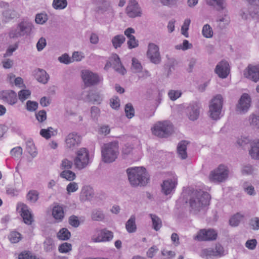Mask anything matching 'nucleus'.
<instances>
[{
	"instance_id": "nucleus-53",
	"label": "nucleus",
	"mask_w": 259,
	"mask_h": 259,
	"mask_svg": "<svg viewBox=\"0 0 259 259\" xmlns=\"http://www.w3.org/2000/svg\"><path fill=\"white\" fill-rule=\"evenodd\" d=\"M73 166V162L71 160H69L68 159L65 158L62 160L60 168L62 169L68 170L72 168Z\"/></svg>"
},
{
	"instance_id": "nucleus-6",
	"label": "nucleus",
	"mask_w": 259,
	"mask_h": 259,
	"mask_svg": "<svg viewBox=\"0 0 259 259\" xmlns=\"http://www.w3.org/2000/svg\"><path fill=\"white\" fill-rule=\"evenodd\" d=\"M223 104V98L221 95L218 94L210 101L209 113L210 117L215 120L220 118Z\"/></svg>"
},
{
	"instance_id": "nucleus-22",
	"label": "nucleus",
	"mask_w": 259,
	"mask_h": 259,
	"mask_svg": "<svg viewBox=\"0 0 259 259\" xmlns=\"http://www.w3.org/2000/svg\"><path fill=\"white\" fill-rule=\"evenodd\" d=\"M1 98L11 105H14L17 102V94L13 90L3 91L1 93Z\"/></svg>"
},
{
	"instance_id": "nucleus-61",
	"label": "nucleus",
	"mask_w": 259,
	"mask_h": 259,
	"mask_svg": "<svg viewBox=\"0 0 259 259\" xmlns=\"http://www.w3.org/2000/svg\"><path fill=\"white\" fill-rule=\"evenodd\" d=\"M11 154L15 158H19L22 154V149L21 147L14 148L11 150Z\"/></svg>"
},
{
	"instance_id": "nucleus-38",
	"label": "nucleus",
	"mask_w": 259,
	"mask_h": 259,
	"mask_svg": "<svg viewBox=\"0 0 259 259\" xmlns=\"http://www.w3.org/2000/svg\"><path fill=\"white\" fill-rule=\"evenodd\" d=\"M60 176L69 181H72L76 178L75 174L70 169L63 170Z\"/></svg>"
},
{
	"instance_id": "nucleus-23",
	"label": "nucleus",
	"mask_w": 259,
	"mask_h": 259,
	"mask_svg": "<svg viewBox=\"0 0 259 259\" xmlns=\"http://www.w3.org/2000/svg\"><path fill=\"white\" fill-rule=\"evenodd\" d=\"M94 196V192L92 187L89 186H84L82 187L80 195V200L81 202L91 201Z\"/></svg>"
},
{
	"instance_id": "nucleus-35",
	"label": "nucleus",
	"mask_w": 259,
	"mask_h": 259,
	"mask_svg": "<svg viewBox=\"0 0 259 259\" xmlns=\"http://www.w3.org/2000/svg\"><path fill=\"white\" fill-rule=\"evenodd\" d=\"M74 164L77 169L80 170L85 168L89 164V162L86 158L83 159L76 156L74 159Z\"/></svg>"
},
{
	"instance_id": "nucleus-37",
	"label": "nucleus",
	"mask_w": 259,
	"mask_h": 259,
	"mask_svg": "<svg viewBox=\"0 0 259 259\" xmlns=\"http://www.w3.org/2000/svg\"><path fill=\"white\" fill-rule=\"evenodd\" d=\"M57 236L60 240H67L70 238L71 233L67 229L63 228L58 232Z\"/></svg>"
},
{
	"instance_id": "nucleus-24",
	"label": "nucleus",
	"mask_w": 259,
	"mask_h": 259,
	"mask_svg": "<svg viewBox=\"0 0 259 259\" xmlns=\"http://www.w3.org/2000/svg\"><path fill=\"white\" fill-rule=\"evenodd\" d=\"M94 3L97 6L96 12L98 14H103L110 10V2L108 0H94Z\"/></svg>"
},
{
	"instance_id": "nucleus-45",
	"label": "nucleus",
	"mask_w": 259,
	"mask_h": 259,
	"mask_svg": "<svg viewBox=\"0 0 259 259\" xmlns=\"http://www.w3.org/2000/svg\"><path fill=\"white\" fill-rule=\"evenodd\" d=\"M31 95V92L28 90H22L18 92V96L19 99L23 102L27 99L29 98Z\"/></svg>"
},
{
	"instance_id": "nucleus-30",
	"label": "nucleus",
	"mask_w": 259,
	"mask_h": 259,
	"mask_svg": "<svg viewBox=\"0 0 259 259\" xmlns=\"http://www.w3.org/2000/svg\"><path fill=\"white\" fill-rule=\"evenodd\" d=\"M125 228L127 231L130 233H134L136 231L137 226L136 224V217L134 215H132L126 222Z\"/></svg>"
},
{
	"instance_id": "nucleus-36",
	"label": "nucleus",
	"mask_w": 259,
	"mask_h": 259,
	"mask_svg": "<svg viewBox=\"0 0 259 259\" xmlns=\"http://www.w3.org/2000/svg\"><path fill=\"white\" fill-rule=\"evenodd\" d=\"M152 222L153 228L156 231L160 230L162 227V222L161 219L156 214H149Z\"/></svg>"
},
{
	"instance_id": "nucleus-51",
	"label": "nucleus",
	"mask_w": 259,
	"mask_h": 259,
	"mask_svg": "<svg viewBox=\"0 0 259 259\" xmlns=\"http://www.w3.org/2000/svg\"><path fill=\"white\" fill-rule=\"evenodd\" d=\"M132 69L134 70V72H140L142 69V67L139 61L135 58L132 59Z\"/></svg>"
},
{
	"instance_id": "nucleus-1",
	"label": "nucleus",
	"mask_w": 259,
	"mask_h": 259,
	"mask_svg": "<svg viewBox=\"0 0 259 259\" xmlns=\"http://www.w3.org/2000/svg\"><path fill=\"white\" fill-rule=\"evenodd\" d=\"M185 202H189L190 211L196 214L201 211H205V208L209 204L210 195L201 190L188 188L183 193Z\"/></svg>"
},
{
	"instance_id": "nucleus-57",
	"label": "nucleus",
	"mask_w": 259,
	"mask_h": 259,
	"mask_svg": "<svg viewBox=\"0 0 259 259\" xmlns=\"http://www.w3.org/2000/svg\"><path fill=\"white\" fill-rule=\"evenodd\" d=\"M35 116L39 122H42L47 119L46 112L45 110H40L35 113Z\"/></svg>"
},
{
	"instance_id": "nucleus-14",
	"label": "nucleus",
	"mask_w": 259,
	"mask_h": 259,
	"mask_svg": "<svg viewBox=\"0 0 259 259\" xmlns=\"http://www.w3.org/2000/svg\"><path fill=\"white\" fill-rule=\"evenodd\" d=\"M82 78L87 86L94 85L100 82L99 76L89 70L82 72Z\"/></svg>"
},
{
	"instance_id": "nucleus-9",
	"label": "nucleus",
	"mask_w": 259,
	"mask_h": 259,
	"mask_svg": "<svg viewBox=\"0 0 259 259\" xmlns=\"http://www.w3.org/2000/svg\"><path fill=\"white\" fill-rule=\"evenodd\" d=\"M218 233L213 229H200L193 237V239L198 241H213L217 239Z\"/></svg>"
},
{
	"instance_id": "nucleus-58",
	"label": "nucleus",
	"mask_w": 259,
	"mask_h": 259,
	"mask_svg": "<svg viewBox=\"0 0 259 259\" xmlns=\"http://www.w3.org/2000/svg\"><path fill=\"white\" fill-rule=\"evenodd\" d=\"M44 244L45 249L47 251H51L53 249L54 243L53 241L51 238H47L45 241Z\"/></svg>"
},
{
	"instance_id": "nucleus-44",
	"label": "nucleus",
	"mask_w": 259,
	"mask_h": 259,
	"mask_svg": "<svg viewBox=\"0 0 259 259\" xmlns=\"http://www.w3.org/2000/svg\"><path fill=\"white\" fill-rule=\"evenodd\" d=\"M76 156L81 159H85L88 161L89 163V152L85 148H81L76 152Z\"/></svg>"
},
{
	"instance_id": "nucleus-59",
	"label": "nucleus",
	"mask_w": 259,
	"mask_h": 259,
	"mask_svg": "<svg viewBox=\"0 0 259 259\" xmlns=\"http://www.w3.org/2000/svg\"><path fill=\"white\" fill-rule=\"evenodd\" d=\"M244 191L249 195L254 196L255 194L254 187L249 185L248 186L247 183H244L243 185Z\"/></svg>"
},
{
	"instance_id": "nucleus-18",
	"label": "nucleus",
	"mask_w": 259,
	"mask_h": 259,
	"mask_svg": "<svg viewBox=\"0 0 259 259\" xmlns=\"http://www.w3.org/2000/svg\"><path fill=\"white\" fill-rule=\"evenodd\" d=\"M98 236H93L92 240L94 242L110 241L113 237V233L106 229L99 231Z\"/></svg>"
},
{
	"instance_id": "nucleus-26",
	"label": "nucleus",
	"mask_w": 259,
	"mask_h": 259,
	"mask_svg": "<svg viewBox=\"0 0 259 259\" xmlns=\"http://www.w3.org/2000/svg\"><path fill=\"white\" fill-rule=\"evenodd\" d=\"M189 142L184 140L181 141L177 146V153L182 159H185L187 157V146Z\"/></svg>"
},
{
	"instance_id": "nucleus-13",
	"label": "nucleus",
	"mask_w": 259,
	"mask_h": 259,
	"mask_svg": "<svg viewBox=\"0 0 259 259\" xmlns=\"http://www.w3.org/2000/svg\"><path fill=\"white\" fill-rule=\"evenodd\" d=\"M251 103V98L247 94L244 93L241 96L237 105V111L240 113H245L249 109Z\"/></svg>"
},
{
	"instance_id": "nucleus-56",
	"label": "nucleus",
	"mask_w": 259,
	"mask_h": 259,
	"mask_svg": "<svg viewBox=\"0 0 259 259\" xmlns=\"http://www.w3.org/2000/svg\"><path fill=\"white\" fill-rule=\"evenodd\" d=\"M18 259H38L29 251H23L18 256Z\"/></svg>"
},
{
	"instance_id": "nucleus-62",
	"label": "nucleus",
	"mask_w": 259,
	"mask_h": 259,
	"mask_svg": "<svg viewBox=\"0 0 259 259\" xmlns=\"http://www.w3.org/2000/svg\"><path fill=\"white\" fill-rule=\"evenodd\" d=\"M69 223L70 225L75 228L78 227L80 224L78 217L74 215H72L69 217Z\"/></svg>"
},
{
	"instance_id": "nucleus-41",
	"label": "nucleus",
	"mask_w": 259,
	"mask_h": 259,
	"mask_svg": "<svg viewBox=\"0 0 259 259\" xmlns=\"http://www.w3.org/2000/svg\"><path fill=\"white\" fill-rule=\"evenodd\" d=\"M224 0H207V3L210 6H217V10L222 11L224 10L225 7L224 6Z\"/></svg>"
},
{
	"instance_id": "nucleus-32",
	"label": "nucleus",
	"mask_w": 259,
	"mask_h": 259,
	"mask_svg": "<svg viewBox=\"0 0 259 259\" xmlns=\"http://www.w3.org/2000/svg\"><path fill=\"white\" fill-rule=\"evenodd\" d=\"M125 40V37L122 34H118L114 36L111 42L115 49L120 48Z\"/></svg>"
},
{
	"instance_id": "nucleus-64",
	"label": "nucleus",
	"mask_w": 259,
	"mask_h": 259,
	"mask_svg": "<svg viewBox=\"0 0 259 259\" xmlns=\"http://www.w3.org/2000/svg\"><path fill=\"white\" fill-rule=\"evenodd\" d=\"M249 225L252 229L254 230L259 229V218L254 217L252 218L249 222Z\"/></svg>"
},
{
	"instance_id": "nucleus-15",
	"label": "nucleus",
	"mask_w": 259,
	"mask_h": 259,
	"mask_svg": "<svg viewBox=\"0 0 259 259\" xmlns=\"http://www.w3.org/2000/svg\"><path fill=\"white\" fill-rule=\"evenodd\" d=\"M244 75L253 81L256 82L259 81V65H248L244 71Z\"/></svg>"
},
{
	"instance_id": "nucleus-29",
	"label": "nucleus",
	"mask_w": 259,
	"mask_h": 259,
	"mask_svg": "<svg viewBox=\"0 0 259 259\" xmlns=\"http://www.w3.org/2000/svg\"><path fill=\"white\" fill-rule=\"evenodd\" d=\"M3 21L7 23L11 20L18 17V13L14 10L8 9L3 12Z\"/></svg>"
},
{
	"instance_id": "nucleus-54",
	"label": "nucleus",
	"mask_w": 259,
	"mask_h": 259,
	"mask_svg": "<svg viewBox=\"0 0 259 259\" xmlns=\"http://www.w3.org/2000/svg\"><path fill=\"white\" fill-rule=\"evenodd\" d=\"M18 48V43H16L13 45H10L7 49L6 52L4 54V57L6 58L12 55L13 53L15 52Z\"/></svg>"
},
{
	"instance_id": "nucleus-39",
	"label": "nucleus",
	"mask_w": 259,
	"mask_h": 259,
	"mask_svg": "<svg viewBox=\"0 0 259 259\" xmlns=\"http://www.w3.org/2000/svg\"><path fill=\"white\" fill-rule=\"evenodd\" d=\"M249 122L252 127L259 128V113L251 114L249 117Z\"/></svg>"
},
{
	"instance_id": "nucleus-40",
	"label": "nucleus",
	"mask_w": 259,
	"mask_h": 259,
	"mask_svg": "<svg viewBox=\"0 0 259 259\" xmlns=\"http://www.w3.org/2000/svg\"><path fill=\"white\" fill-rule=\"evenodd\" d=\"M67 6V0H53L52 6L56 10H62Z\"/></svg>"
},
{
	"instance_id": "nucleus-28",
	"label": "nucleus",
	"mask_w": 259,
	"mask_h": 259,
	"mask_svg": "<svg viewBox=\"0 0 259 259\" xmlns=\"http://www.w3.org/2000/svg\"><path fill=\"white\" fill-rule=\"evenodd\" d=\"M251 149L249 151L252 158L259 159V141L254 142L250 145Z\"/></svg>"
},
{
	"instance_id": "nucleus-60",
	"label": "nucleus",
	"mask_w": 259,
	"mask_h": 259,
	"mask_svg": "<svg viewBox=\"0 0 259 259\" xmlns=\"http://www.w3.org/2000/svg\"><path fill=\"white\" fill-rule=\"evenodd\" d=\"M78 185L75 182H71L66 187V190L67 191L68 194H70V193L74 192L78 190Z\"/></svg>"
},
{
	"instance_id": "nucleus-48",
	"label": "nucleus",
	"mask_w": 259,
	"mask_h": 259,
	"mask_svg": "<svg viewBox=\"0 0 259 259\" xmlns=\"http://www.w3.org/2000/svg\"><path fill=\"white\" fill-rule=\"evenodd\" d=\"M190 22H191V20L190 19H186L184 21L183 25L181 28L182 34H183L186 37H188L189 36L188 30L189 29V27Z\"/></svg>"
},
{
	"instance_id": "nucleus-27",
	"label": "nucleus",
	"mask_w": 259,
	"mask_h": 259,
	"mask_svg": "<svg viewBox=\"0 0 259 259\" xmlns=\"http://www.w3.org/2000/svg\"><path fill=\"white\" fill-rule=\"evenodd\" d=\"M113 59L112 64L115 70L123 75L126 72V70L122 65L119 57L117 55H115L113 57Z\"/></svg>"
},
{
	"instance_id": "nucleus-11",
	"label": "nucleus",
	"mask_w": 259,
	"mask_h": 259,
	"mask_svg": "<svg viewBox=\"0 0 259 259\" xmlns=\"http://www.w3.org/2000/svg\"><path fill=\"white\" fill-rule=\"evenodd\" d=\"M126 13L130 18L141 17L142 10L138 3L136 0H130L126 8Z\"/></svg>"
},
{
	"instance_id": "nucleus-16",
	"label": "nucleus",
	"mask_w": 259,
	"mask_h": 259,
	"mask_svg": "<svg viewBox=\"0 0 259 259\" xmlns=\"http://www.w3.org/2000/svg\"><path fill=\"white\" fill-rule=\"evenodd\" d=\"M147 54L152 63L154 64L160 63L161 58L159 52V48L157 45L152 43L149 44Z\"/></svg>"
},
{
	"instance_id": "nucleus-34",
	"label": "nucleus",
	"mask_w": 259,
	"mask_h": 259,
	"mask_svg": "<svg viewBox=\"0 0 259 259\" xmlns=\"http://www.w3.org/2000/svg\"><path fill=\"white\" fill-rule=\"evenodd\" d=\"M105 218V215L102 210L94 209L91 213V219L95 221H102Z\"/></svg>"
},
{
	"instance_id": "nucleus-33",
	"label": "nucleus",
	"mask_w": 259,
	"mask_h": 259,
	"mask_svg": "<svg viewBox=\"0 0 259 259\" xmlns=\"http://www.w3.org/2000/svg\"><path fill=\"white\" fill-rule=\"evenodd\" d=\"M52 215L55 219L61 221L64 215L62 207L59 205L55 206L53 208Z\"/></svg>"
},
{
	"instance_id": "nucleus-52",
	"label": "nucleus",
	"mask_w": 259,
	"mask_h": 259,
	"mask_svg": "<svg viewBox=\"0 0 259 259\" xmlns=\"http://www.w3.org/2000/svg\"><path fill=\"white\" fill-rule=\"evenodd\" d=\"M38 197V193L35 190L30 191L27 195V199L32 202H35Z\"/></svg>"
},
{
	"instance_id": "nucleus-20",
	"label": "nucleus",
	"mask_w": 259,
	"mask_h": 259,
	"mask_svg": "<svg viewBox=\"0 0 259 259\" xmlns=\"http://www.w3.org/2000/svg\"><path fill=\"white\" fill-rule=\"evenodd\" d=\"M214 72L220 78H226L230 72L229 65L228 62L224 60L220 62L216 66Z\"/></svg>"
},
{
	"instance_id": "nucleus-50",
	"label": "nucleus",
	"mask_w": 259,
	"mask_h": 259,
	"mask_svg": "<svg viewBox=\"0 0 259 259\" xmlns=\"http://www.w3.org/2000/svg\"><path fill=\"white\" fill-rule=\"evenodd\" d=\"M48 20V16L46 14H37L35 16V21L37 24H43Z\"/></svg>"
},
{
	"instance_id": "nucleus-25",
	"label": "nucleus",
	"mask_w": 259,
	"mask_h": 259,
	"mask_svg": "<svg viewBox=\"0 0 259 259\" xmlns=\"http://www.w3.org/2000/svg\"><path fill=\"white\" fill-rule=\"evenodd\" d=\"M35 79L42 84H46L50 78L49 75L42 69H37L34 71Z\"/></svg>"
},
{
	"instance_id": "nucleus-31",
	"label": "nucleus",
	"mask_w": 259,
	"mask_h": 259,
	"mask_svg": "<svg viewBox=\"0 0 259 259\" xmlns=\"http://www.w3.org/2000/svg\"><path fill=\"white\" fill-rule=\"evenodd\" d=\"M86 100L91 102H98L99 103L102 101V97L98 93L94 91H90L86 97Z\"/></svg>"
},
{
	"instance_id": "nucleus-49",
	"label": "nucleus",
	"mask_w": 259,
	"mask_h": 259,
	"mask_svg": "<svg viewBox=\"0 0 259 259\" xmlns=\"http://www.w3.org/2000/svg\"><path fill=\"white\" fill-rule=\"evenodd\" d=\"M38 105L37 102L28 100L26 104V108L28 111L33 112L37 109Z\"/></svg>"
},
{
	"instance_id": "nucleus-3",
	"label": "nucleus",
	"mask_w": 259,
	"mask_h": 259,
	"mask_svg": "<svg viewBox=\"0 0 259 259\" xmlns=\"http://www.w3.org/2000/svg\"><path fill=\"white\" fill-rule=\"evenodd\" d=\"M102 160L105 163L114 161L119 154L118 143L116 141L104 144L101 148Z\"/></svg>"
},
{
	"instance_id": "nucleus-8",
	"label": "nucleus",
	"mask_w": 259,
	"mask_h": 259,
	"mask_svg": "<svg viewBox=\"0 0 259 259\" xmlns=\"http://www.w3.org/2000/svg\"><path fill=\"white\" fill-rule=\"evenodd\" d=\"M224 255L223 247L220 244H217L215 248H208L201 250L200 256L205 259H213Z\"/></svg>"
},
{
	"instance_id": "nucleus-19",
	"label": "nucleus",
	"mask_w": 259,
	"mask_h": 259,
	"mask_svg": "<svg viewBox=\"0 0 259 259\" xmlns=\"http://www.w3.org/2000/svg\"><path fill=\"white\" fill-rule=\"evenodd\" d=\"M177 184V178L175 176L164 180L161 184L162 192L165 195L169 194L175 189Z\"/></svg>"
},
{
	"instance_id": "nucleus-12",
	"label": "nucleus",
	"mask_w": 259,
	"mask_h": 259,
	"mask_svg": "<svg viewBox=\"0 0 259 259\" xmlns=\"http://www.w3.org/2000/svg\"><path fill=\"white\" fill-rule=\"evenodd\" d=\"M201 104L199 102H193L190 104L186 109L189 118L192 121L196 120L199 117Z\"/></svg>"
},
{
	"instance_id": "nucleus-10",
	"label": "nucleus",
	"mask_w": 259,
	"mask_h": 259,
	"mask_svg": "<svg viewBox=\"0 0 259 259\" xmlns=\"http://www.w3.org/2000/svg\"><path fill=\"white\" fill-rule=\"evenodd\" d=\"M252 19L259 21V6L249 5L247 8H244L240 12V15L243 19L246 20L248 15Z\"/></svg>"
},
{
	"instance_id": "nucleus-5",
	"label": "nucleus",
	"mask_w": 259,
	"mask_h": 259,
	"mask_svg": "<svg viewBox=\"0 0 259 259\" xmlns=\"http://www.w3.org/2000/svg\"><path fill=\"white\" fill-rule=\"evenodd\" d=\"M152 134L159 138H167L174 132L173 125L168 121H158L151 128Z\"/></svg>"
},
{
	"instance_id": "nucleus-47",
	"label": "nucleus",
	"mask_w": 259,
	"mask_h": 259,
	"mask_svg": "<svg viewBox=\"0 0 259 259\" xmlns=\"http://www.w3.org/2000/svg\"><path fill=\"white\" fill-rule=\"evenodd\" d=\"M9 238L12 243H18L21 239V235L18 232L13 231L10 234Z\"/></svg>"
},
{
	"instance_id": "nucleus-17",
	"label": "nucleus",
	"mask_w": 259,
	"mask_h": 259,
	"mask_svg": "<svg viewBox=\"0 0 259 259\" xmlns=\"http://www.w3.org/2000/svg\"><path fill=\"white\" fill-rule=\"evenodd\" d=\"M81 137L75 132L69 134L66 138V146L69 149H73L80 144Z\"/></svg>"
},
{
	"instance_id": "nucleus-43",
	"label": "nucleus",
	"mask_w": 259,
	"mask_h": 259,
	"mask_svg": "<svg viewBox=\"0 0 259 259\" xmlns=\"http://www.w3.org/2000/svg\"><path fill=\"white\" fill-rule=\"evenodd\" d=\"M243 217V215L240 213H237L230 219L229 222L230 225L232 226H238Z\"/></svg>"
},
{
	"instance_id": "nucleus-4",
	"label": "nucleus",
	"mask_w": 259,
	"mask_h": 259,
	"mask_svg": "<svg viewBox=\"0 0 259 259\" xmlns=\"http://www.w3.org/2000/svg\"><path fill=\"white\" fill-rule=\"evenodd\" d=\"M33 25L28 21H22L18 23L16 27L11 29L9 32L10 38L16 39L23 36H29L31 34Z\"/></svg>"
},
{
	"instance_id": "nucleus-21",
	"label": "nucleus",
	"mask_w": 259,
	"mask_h": 259,
	"mask_svg": "<svg viewBox=\"0 0 259 259\" xmlns=\"http://www.w3.org/2000/svg\"><path fill=\"white\" fill-rule=\"evenodd\" d=\"M18 208H20V212L24 222L28 225L31 224L33 221V215L28 210V206L23 203H19Z\"/></svg>"
},
{
	"instance_id": "nucleus-63",
	"label": "nucleus",
	"mask_w": 259,
	"mask_h": 259,
	"mask_svg": "<svg viewBox=\"0 0 259 259\" xmlns=\"http://www.w3.org/2000/svg\"><path fill=\"white\" fill-rule=\"evenodd\" d=\"M26 148L28 152L33 156H35L36 155L34 145L33 143L29 141H28L26 142Z\"/></svg>"
},
{
	"instance_id": "nucleus-2",
	"label": "nucleus",
	"mask_w": 259,
	"mask_h": 259,
	"mask_svg": "<svg viewBox=\"0 0 259 259\" xmlns=\"http://www.w3.org/2000/svg\"><path fill=\"white\" fill-rule=\"evenodd\" d=\"M126 172L130 183L133 187L144 186L149 180L148 174L143 167L128 168Z\"/></svg>"
},
{
	"instance_id": "nucleus-55",
	"label": "nucleus",
	"mask_w": 259,
	"mask_h": 259,
	"mask_svg": "<svg viewBox=\"0 0 259 259\" xmlns=\"http://www.w3.org/2000/svg\"><path fill=\"white\" fill-rule=\"evenodd\" d=\"M72 245L70 243L64 242L59 247V251L61 253H67L71 250Z\"/></svg>"
},
{
	"instance_id": "nucleus-7",
	"label": "nucleus",
	"mask_w": 259,
	"mask_h": 259,
	"mask_svg": "<svg viewBox=\"0 0 259 259\" xmlns=\"http://www.w3.org/2000/svg\"><path fill=\"white\" fill-rule=\"evenodd\" d=\"M229 172V169L227 166L220 164L217 168L210 172L209 176V180L214 183L224 182L228 177Z\"/></svg>"
},
{
	"instance_id": "nucleus-42",
	"label": "nucleus",
	"mask_w": 259,
	"mask_h": 259,
	"mask_svg": "<svg viewBox=\"0 0 259 259\" xmlns=\"http://www.w3.org/2000/svg\"><path fill=\"white\" fill-rule=\"evenodd\" d=\"M124 111L126 116L129 119L132 118L135 115V109L132 104L130 103H128L125 105Z\"/></svg>"
},
{
	"instance_id": "nucleus-46",
	"label": "nucleus",
	"mask_w": 259,
	"mask_h": 259,
	"mask_svg": "<svg viewBox=\"0 0 259 259\" xmlns=\"http://www.w3.org/2000/svg\"><path fill=\"white\" fill-rule=\"evenodd\" d=\"M202 32L203 35L206 38H211L213 36L212 28L208 24H205L204 25Z\"/></svg>"
}]
</instances>
